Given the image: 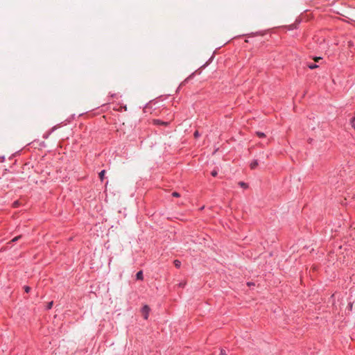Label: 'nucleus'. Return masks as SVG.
<instances>
[{"label": "nucleus", "instance_id": "1", "mask_svg": "<svg viewBox=\"0 0 355 355\" xmlns=\"http://www.w3.org/2000/svg\"><path fill=\"white\" fill-rule=\"evenodd\" d=\"M149 310L150 309L147 305H145L142 309V315L146 320L148 319Z\"/></svg>", "mask_w": 355, "mask_h": 355}, {"label": "nucleus", "instance_id": "2", "mask_svg": "<svg viewBox=\"0 0 355 355\" xmlns=\"http://www.w3.org/2000/svg\"><path fill=\"white\" fill-rule=\"evenodd\" d=\"M258 166V160L257 159H254L251 162V163L250 164V167L251 169H255L257 168V166Z\"/></svg>", "mask_w": 355, "mask_h": 355}, {"label": "nucleus", "instance_id": "3", "mask_svg": "<svg viewBox=\"0 0 355 355\" xmlns=\"http://www.w3.org/2000/svg\"><path fill=\"white\" fill-rule=\"evenodd\" d=\"M156 123H157V125H162L166 126L169 124V121H163L159 119H157Z\"/></svg>", "mask_w": 355, "mask_h": 355}, {"label": "nucleus", "instance_id": "4", "mask_svg": "<svg viewBox=\"0 0 355 355\" xmlns=\"http://www.w3.org/2000/svg\"><path fill=\"white\" fill-rule=\"evenodd\" d=\"M307 67L310 69H315L316 68H318L319 66L316 64H313V63H310V64H307Z\"/></svg>", "mask_w": 355, "mask_h": 355}, {"label": "nucleus", "instance_id": "5", "mask_svg": "<svg viewBox=\"0 0 355 355\" xmlns=\"http://www.w3.org/2000/svg\"><path fill=\"white\" fill-rule=\"evenodd\" d=\"M137 279L142 280L143 279V272L142 271H139L136 275Z\"/></svg>", "mask_w": 355, "mask_h": 355}, {"label": "nucleus", "instance_id": "6", "mask_svg": "<svg viewBox=\"0 0 355 355\" xmlns=\"http://www.w3.org/2000/svg\"><path fill=\"white\" fill-rule=\"evenodd\" d=\"M256 135H257L259 138H264L266 137V135L265 133L262 132H260V131H257L255 132Z\"/></svg>", "mask_w": 355, "mask_h": 355}, {"label": "nucleus", "instance_id": "7", "mask_svg": "<svg viewBox=\"0 0 355 355\" xmlns=\"http://www.w3.org/2000/svg\"><path fill=\"white\" fill-rule=\"evenodd\" d=\"M174 266L177 268H179L180 266H181V261L178 260V259H175L174 261Z\"/></svg>", "mask_w": 355, "mask_h": 355}, {"label": "nucleus", "instance_id": "8", "mask_svg": "<svg viewBox=\"0 0 355 355\" xmlns=\"http://www.w3.org/2000/svg\"><path fill=\"white\" fill-rule=\"evenodd\" d=\"M239 184L243 189H247L248 187V184L244 182H239Z\"/></svg>", "mask_w": 355, "mask_h": 355}, {"label": "nucleus", "instance_id": "9", "mask_svg": "<svg viewBox=\"0 0 355 355\" xmlns=\"http://www.w3.org/2000/svg\"><path fill=\"white\" fill-rule=\"evenodd\" d=\"M105 173V170L101 171L100 172V173H99V178H100L101 181H103V179H104Z\"/></svg>", "mask_w": 355, "mask_h": 355}, {"label": "nucleus", "instance_id": "10", "mask_svg": "<svg viewBox=\"0 0 355 355\" xmlns=\"http://www.w3.org/2000/svg\"><path fill=\"white\" fill-rule=\"evenodd\" d=\"M171 196H172L173 197H175V198H179V197H180V193L176 192V191H173V192L171 193Z\"/></svg>", "mask_w": 355, "mask_h": 355}, {"label": "nucleus", "instance_id": "11", "mask_svg": "<svg viewBox=\"0 0 355 355\" xmlns=\"http://www.w3.org/2000/svg\"><path fill=\"white\" fill-rule=\"evenodd\" d=\"M350 123H351L352 126L355 129V116H354V117L350 120Z\"/></svg>", "mask_w": 355, "mask_h": 355}, {"label": "nucleus", "instance_id": "12", "mask_svg": "<svg viewBox=\"0 0 355 355\" xmlns=\"http://www.w3.org/2000/svg\"><path fill=\"white\" fill-rule=\"evenodd\" d=\"M219 355H227L226 350L222 349Z\"/></svg>", "mask_w": 355, "mask_h": 355}, {"label": "nucleus", "instance_id": "13", "mask_svg": "<svg viewBox=\"0 0 355 355\" xmlns=\"http://www.w3.org/2000/svg\"><path fill=\"white\" fill-rule=\"evenodd\" d=\"M193 135H194V137H195V138H198V137H200V133H199V132H198V130H196V131L194 132Z\"/></svg>", "mask_w": 355, "mask_h": 355}, {"label": "nucleus", "instance_id": "14", "mask_svg": "<svg viewBox=\"0 0 355 355\" xmlns=\"http://www.w3.org/2000/svg\"><path fill=\"white\" fill-rule=\"evenodd\" d=\"M218 173L216 170H214L213 171H211V175L213 176V177H216Z\"/></svg>", "mask_w": 355, "mask_h": 355}, {"label": "nucleus", "instance_id": "15", "mask_svg": "<svg viewBox=\"0 0 355 355\" xmlns=\"http://www.w3.org/2000/svg\"><path fill=\"white\" fill-rule=\"evenodd\" d=\"M21 237V236H16V237H15V238L12 240V242H15V241H18Z\"/></svg>", "mask_w": 355, "mask_h": 355}, {"label": "nucleus", "instance_id": "16", "mask_svg": "<svg viewBox=\"0 0 355 355\" xmlns=\"http://www.w3.org/2000/svg\"><path fill=\"white\" fill-rule=\"evenodd\" d=\"M322 58L321 57H315L313 58V60L315 61V62H319V60H322Z\"/></svg>", "mask_w": 355, "mask_h": 355}, {"label": "nucleus", "instance_id": "17", "mask_svg": "<svg viewBox=\"0 0 355 355\" xmlns=\"http://www.w3.org/2000/svg\"><path fill=\"white\" fill-rule=\"evenodd\" d=\"M53 302H49V303L48 304V306H47V309H51V307H52V306H53Z\"/></svg>", "mask_w": 355, "mask_h": 355}, {"label": "nucleus", "instance_id": "18", "mask_svg": "<svg viewBox=\"0 0 355 355\" xmlns=\"http://www.w3.org/2000/svg\"><path fill=\"white\" fill-rule=\"evenodd\" d=\"M24 290H25V291L26 293H28L30 291V290H31V288L29 286H26L24 287Z\"/></svg>", "mask_w": 355, "mask_h": 355}, {"label": "nucleus", "instance_id": "19", "mask_svg": "<svg viewBox=\"0 0 355 355\" xmlns=\"http://www.w3.org/2000/svg\"><path fill=\"white\" fill-rule=\"evenodd\" d=\"M348 46H349V47H352V46H354L353 42H351V41L348 42Z\"/></svg>", "mask_w": 355, "mask_h": 355}, {"label": "nucleus", "instance_id": "20", "mask_svg": "<svg viewBox=\"0 0 355 355\" xmlns=\"http://www.w3.org/2000/svg\"><path fill=\"white\" fill-rule=\"evenodd\" d=\"M18 205H19V202H18L17 201H16V202H15L13 203V205H14L15 207H17V206H18Z\"/></svg>", "mask_w": 355, "mask_h": 355}, {"label": "nucleus", "instance_id": "21", "mask_svg": "<svg viewBox=\"0 0 355 355\" xmlns=\"http://www.w3.org/2000/svg\"><path fill=\"white\" fill-rule=\"evenodd\" d=\"M184 284L180 283V286H184Z\"/></svg>", "mask_w": 355, "mask_h": 355}, {"label": "nucleus", "instance_id": "22", "mask_svg": "<svg viewBox=\"0 0 355 355\" xmlns=\"http://www.w3.org/2000/svg\"><path fill=\"white\" fill-rule=\"evenodd\" d=\"M349 308L351 309L352 307V304H349Z\"/></svg>", "mask_w": 355, "mask_h": 355}, {"label": "nucleus", "instance_id": "23", "mask_svg": "<svg viewBox=\"0 0 355 355\" xmlns=\"http://www.w3.org/2000/svg\"><path fill=\"white\" fill-rule=\"evenodd\" d=\"M252 283H248V286H250V285H252Z\"/></svg>", "mask_w": 355, "mask_h": 355}]
</instances>
